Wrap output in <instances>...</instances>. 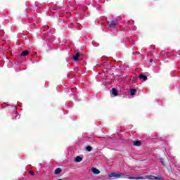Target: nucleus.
Listing matches in <instances>:
<instances>
[{"label":"nucleus","instance_id":"nucleus-1","mask_svg":"<svg viewBox=\"0 0 180 180\" xmlns=\"http://www.w3.org/2000/svg\"><path fill=\"white\" fill-rule=\"evenodd\" d=\"M160 162L167 169L168 172H171V171H172V167H171V164L169 163V160H168V159L161 158L160 159Z\"/></svg>","mask_w":180,"mask_h":180},{"label":"nucleus","instance_id":"nucleus-2","mask_svg":"<svg viewBox=\"0 0 180 180\" xmlns=\"http://www.w3.org/2000/svg\"><path fill=\"white\" fill-rule=\"evenodd\" d=\"M127 179L144 180L146 178L141 177L140 174H138L136 176H129Z\"/></svg>","mask_w":180,"mask_h":180},{"label":"nucleus","instance_id":"nucleus-3","mask_svg":"<svg viewBox=\"0 0 180 180\" xmlns=\"http://www.w3.org/2000/svg\"><path fill=\"white\" fill-rule=\"evenodd\" d=\"M109 178H116V179H119V178H120V174L117 172H112L110 174Z\"/></svg>","mask_w":180,"mask_h":180},{"label":"nucleus","instance_id":"nucleus-4","mask_svg":"<svg viewBox=\"0 0 180 180\" xmlns=\"http://www.w3.org/2000/svg\"><path fill=\"white\" fill-rule=\"evenodd\" d=\"M146 178H150V179H155V180H164L162 177L159 176H153V175H147Z\"/></svg>","mask_w":180,"mask_h":180},{"label":"nucleus","instance_id":"nucleus-5","mask_svg":"<svg viewBox=\"0 0 180 180\" xmlns=\"http://www.w3.org/2000/svg\"><path fill=\"white\" fill-rule=\"evenodd\" d=\"M116 26H117V22H116L114 20H110V21H108V27H116Z\"/></svg>","mask_w":180,"mask_h":180},{"label":"nucleus","instance_id":"nucleus-6","mask_svg":"<svg viewBox=\"0 0 180 180\" xmlns=\"http://www.w3.org/2000/svg\"><path fill=\"white\" fill-rule=\"evenodd\" d=\"M79 57H81V53H79V52L76 53V54L73 56V60L75 61H78V60L79 59Z\"/></svg>","mask_w":180,"mask_h":180},{"label":"nucleus","instance_id":"nucleus-7","mask_svg":"<svg viewBox=\"0 0 180 180\" xmlns=\"http://www.w3.org/2000/svg\"><path fill=\"white\" fill-rule=\"evenodd\" d=\"M91 172L96 175H98V174H101V171H99V169H98L95 167H93L91 169Z\"/></svg>","mask_w":180,"mask_h":180},{"label":"nucleus","instance_id":"nucleus-8","mask_svg":"<svg viewBox=\"0 0 180 180\" xmlns=\"http://www.w3.org/2000/svg\"><path fill=\"white\" fill-rule=\"evenodd\" d=\"M139 79H143V81H147L148 78H147V76L143 74H141L139 75Z\"/></svg>","mask_w":180,"mask_h":180},{"label":"nucleus","instance_id":"nucleus-9","mask_svg":"<svg viewBox=\"0 0 180 180\" xmlns=\"http://www.w3.org/2000/svg\"><path fill=\"white\" fill-rule=\"evenodd\" d=\"M28 55H29V51L27 50L22 51L20 54L22 57H26V56H28Z\"/></svg>","mask_w":180,"mask_h":180},{"label":"nucleus","instance_id":"nucleus-10","mask_svg":"<svg viewBox=\"0 0 180 180\" xmlns=\"http://www.w3.org/2000/svg\"><path fill=\"white\" fill-rule=\"evenodd\" d=\"M63 170L61 169V168H56L55 172H54V174L55 175H58L59 174H61V172Z\"/></svg>","mask_w":180,"mask_h":180},{"label":"nucleus","instance_id":"nucleus-11","mask_svg":"<svg viewBox=\"0 0 180 180\" xmlns=\"http://www.w3.org/2000/svg\"><path fill=\"white\" fill-rule=\"evenodd\" d=\"M134 146H135V147H140V146H141V141H136L134 142Z\"/></svg>","mask_w":180,"mask_h":180},{"label":"nucleus","instance_id":"nucleus-12","mask_svg":"<svg viewBox=\"0 0 180 180\" xmlns=\"http://www.w3.org/2000/svg\"><path fill=\"white\" fill-rule=\"evenodd\" d=\"M111 91H112V95H114V96H117V89L113 88L111 89Z\"/></svg>","mask_w":180,"mask_h":180},{"label":"nucleus","instance_id":"nucleus-13","mask_svg":"<svg viewBox=\"0 0 180 180\" xmlns=\"http://www.w3.org/2000/svg\"><path fill=\"white\" fill-rule=\"evenodd\" d=\"M137 90H136V89H130V94L132 96H134V95H136V92Z\"/></svg>","mask_w":180,"mask_h":180},{"label":"nucleus","instance_id":"nucleus-14","mask_svg":"<svg viewBox=\"0 0 180 180\" xmlns=\"http://www.w3.org/2000/svg\"><path fill=\"white\" fill-rule=\"evenodd\" d=\"M75 161L76 162H81V161H82V158L79 157V156H77Z\"/></svg>","mask_w":180,"mask_h":180},{"label":"nucleus","instance_id":"nucleus-15","mask_svg":"<svg viewBox=\"0 0 180 180\" xmlns=\"http://www.w3.org/2000/svg\"><path fill=\"white\" fill-rule=\"evenodd\" d=\"M127 176H129V175L124 174V173H120V178H122V179H124L126 178Z\"/></svg>","mask_w":180,"mask_h":180},{"label":"nucleus","instance_id":"nucleus-16","mask_svg":"<svg viewBox=\"0 0 180 180\" xmlns=\"http://www.w3.org/2000/svg\"><path fill=\"white\" fill-rule=\"evenodd\" d=\"M86 151H92V147L91 146H89L86 148Z\"/></svg>","mask_w":180,"mask_h":180},{"label":"nucleus","instance_id":"nucleus-17","mask_svg":"<svg viewBox=\"0 0 180 180\" xmlns=\"http://www.w3.org/2000/svg\"><path fill=\"white\" fill-rule=\"evenodd\" d=\"M29 173L30 174V175H34V172H33L32 170H30Z\"/></svg>","mask_w":180,"mask_h":180},{"label":"nucleus","instance_id":"nucleus-18","mask_svg":"<svg viewBox=\"0 0 180 180\" xmlns=\"http://www.w3.org/2000/svg\"><path fill=\"white\" fill-rule=\"evenodd\" d=\"M37 175H40V172H37Z\"/></svg>","mask_w":180,"mask_h":180},{"label":"nucleus","instance_id":"nucleus-19","mask_svg":"<svg viewBox=\"0 0 180 180\" xmlns=\"http://www.w3.org/2000/svg\"><path fill=\"white\" fill-rule=\"evenodd\" d=\"M152 61H153V59H150V63H152Z\"/></svg>","mask_w":180,"mask_h":180}]
</instances>
